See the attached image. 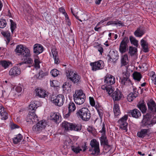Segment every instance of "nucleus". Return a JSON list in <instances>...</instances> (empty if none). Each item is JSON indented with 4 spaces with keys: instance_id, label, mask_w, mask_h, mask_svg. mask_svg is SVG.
Segmentation results:
<instances>
[{
    "instance_id": "1",
    "label": "nucleus",
    "mask_w": 156,
    "mask_h": 156,
    "mask_svg": "<svg viewBox=\"0 0 156 156\" xmlns=\"http://www.w3.org/2000/svg\"><path fill=\"white\" fill-rule=\"evenodd\" d=\"M104 82L105 84L102 86L101 89L110 95L113 91L111 85L115 83V78L112 75H107L104 77Z\"/></svg>"
},
{
    "instance_id": "2",
    "label": "nucleus",
    "mask_w": 156,
    "mask_h": 156,
    "mask_svg": "<svg viewBox=\"0 0 156 156\" xmlns=\"http://www.w3.org/2000/svg\"><path fill=\"white\" fill-rule=\"evenodd\" d=\"M76 114L78 118L85 121L89 120L91 117L90 111L87 108H83L77 110Z\"/></svg>"
},
{
    "instance_id": "3",
    "label": "nucleus",
    "mask_w": 156,
    "mask_h": 156,
    "mask_svg": "<svg viewBox=\"0 0 156 156\" xmlns=\"http://www.w3.org/2000/svg\"><path fill=\"white\" fill-rule=\"evenodd\" d=\"M156 123V117L152 118L149 114H147L144 116V118L140 123L142 127L149 128L153 126Z\"/></svg>"
},
{
    "instance_id": "4",
    "label": "nucleus",
    "mask_w": 156,
    "mask_h": 156,
    "mask_svg": "<svg viewBox=\"0 0 156 156\" xmlns=\"http://www.w3.org/2000/svg\"><path fill=\"white\" fill-rule=\"evenodd\" d=\"M66 76L68 80L72 81L73 83L79 82L81 79V76L76 72L71 69L67 70L66 72Z\"/></svg>"
},
{
    "instance_id": "5",
    "label": "nucleus",
    "mask_w": 156,
    "mask_h": 156,
    "mask_svg": "<svg viewBox=\"0 0 156 156\" xmlns=\"http://www.w3.org/2000/svg\"><path fill=\"white\" fill-rule=\"evenodd\" d=\"M73 98L76 104L80 105L84 102L86 97L82 90H79L75 91L73 94Z\"/></svg>"
},
{
    "instance_id": "6",
    "label": "nucleus",
    "mask_w": 156,
    "mask_h": 156,
    "mask_svg": "<svg viewBox=\"0 0 156 156\" xmlns=\"http://www.w3.org/2000/svg\"><path fill=\"white\" fill-rule=\"evenodd\" d=\"M15 51L18 55H20L24 57H30L31 55L30 50L23 45L17 46Z\"/></svg>"
},
{
    "instance_id": "7",
    "label": "nucleus",
    "mask_w": 156,
    "mask_h": 156,
    "mask_svg": "<svg viewBox=\"0 0 156 156\" xmlns=\"http://www.w3.org/2000/svg\"><path fill=\"white\" fill-rule=\"evenodd\" d=\"M91 147L89 151L92 152L91 154L98 155L99 154L100 150L99 148V143L95 139L92 140L90 143Z\"/></svg>"
},
{
    "instance_id": "8",
    "label": "nucleus",
    "mask_w": 156,
    "mask_h": 156,
    "mask_svg": "<svg viewBox=\"0 0 156 156\" xmlns=\"http://www.w3.org/2000/svg\"><path fill=\"white\" fill-rule=\"evenodd\" d=\"M47 125L46 121H40L33 126V131L35 133H40L45 129Z\"/></svg>"
},
{
    "instance_id": "9",
    "label": "nucleus",
    "mask_w": 156,
    "mask_h": 156,
    "mask_svg": "<svg viewBox=\"0 0 156 156\" xmlns=\"http://www.w3.org/2000/svg\"><path fill=\"white\" fill-rule=\"evenodd\" d=\"M51 101L55 105L61 106L64 103L65 101L64 97L62 94H59L52 98Z\"/></svg>"
},
{
    "instance_id": "10",
    "label": "nucleus",
    "mask_w": 156,
    "mask_h": 156,
    "mask_svg": "<svg viewBox=\"0 0 156 156\" xmlns=\"http://www.w3.org/2000/svg\"><path fill=\"white\" fill-rule=\"evenodd\" d=\"M90 65L91 67L92 70L96 71L102 69L105 65L104 62L100 60L94 62H91Z\"/></svg>"
},
{
    "instance_id": "11",
    "label": "nucleus",
    "mask_w": 156,
    "mask_h": 156,
    "mask_svg": "<svg viewBox=\"0 0 156 156\" xmlns=\"http://www.w3.org/2000/svg\"><path fill=\"white\" fill-rule=\"evenodd\" d=\"M129 75L127 72H124L123 74V77L121 79V83L122 85L130 86L132 85L130 80L129 79Z\"/></svg>"
},
{
    "instance_id": "12",
    "label": "nucleus",
    "mask_w": 156,
    "mask_h": 156,
    "mask_svg": "<svg viewBox=\"0 0 156 156\" xmlns=\"http://www.w3.org/2000/svg\"><path fill=\"white\" fill-rule=\"evenodd\" d=\"M129 42V38L128 37H125L121 41L119 48V51L122 54L125 52L127 50V44Z\"/></svg>"
},
{
    "instance_id": "13",
    "label": "nucleus",
    "mask_w": 156,
    "mask_h": 156,
    "mask_svg": "<svg viewBox=\"0 0 156 156\" xmlns=\"http://www.w3.org/2000/svg\"><path fill=\"white\" fill-rule=\"evenodd\" d=\"M128 117L127 115H125L118 121L120 128L124 130H126L127 129L128 123L126 121Z\"/></svg>"
},
{
    "instance_id": "14",
    "label": "nucleus",
    "mask_w": 156,
    "mask_h": 156,
    "mask_svg": "<svg viewBox=\"0 0 156 156\" xmlns=\"http://www.w3.org/2000/svg\"><path fill=\"white\" fill-rule=\"evenodd\" d=\"M100 132L101 133V136L100 138L101 144L104 145H108V140L105 135V128L104 125Z\"/></svg>"
},
{
    "instance_id": "15",
    "label": "nucleus",
    "mask_w": 156,
    "mask_h": 156,
    "mask_svg": "<svg viewBox=\"0 0 156 156\" xmlns=\"http://www.w3.org/2000/svg\"><path fill=\"white\" fill-rule=\"evenodd\" d=\"M112 97L114 101H118L123 97V95L122 92L117 88L116 90L113 92Z\"/></svg>"
},
{
    "instance_id": "16",
    "label": "nucleus",
    "mask_w": 156,
    "mask_h": 156,
    "mask_svg": "<svg viewBox=\"0 0 156 156\" xmlns=\"http://www.w3.org/2000/svg\"><path fill=\"white\" fill-rule=\"evenodd\" d=\"M26 121L30 122V124L33 123L34 122H36L38 120L37 116L35 113L33 112H29L28 115L26 118Z\"/></svg>"
},
{
    "instance_id": "17",
    "label": "nucleus",
    "mask_w": 156,
    "mask_h": 156,
    "mask_svg": "<svg viewBox=\"0 0 156 156\" xmlns=\"http://www.w3.org/2000/svg\"><path fill=\"white\" fill-rule=\"evenodd\" d=\"M148 110L154 114L156 112V104L153 101L151 100L147 103Z\"/></svg>"
},
{
    "instance_id": "18",
    "label": "nucleus",
    "mask_w": 156,
    "mask_h": 156,
    "mask_svg": "<svg viewBox=\"0 0 156 156\" xmlns=\"http://www.w3.org/2000/svg\"><path fill=\"white\" fill-rule=\"evenodd\" d=\"M20 73V68L15 66L13 67L10 70L9 74L12 76H15L19 75Z\"/></svg>"
},
{
    "instance_id": "19",
    "label": "nucleus",
    "mask_w": 156,
    "mask_h": 156,
    "mask_svg": "<svg viewBox=\"0 0 156 156\" xmlns=\"http://www.w3.org/2000/svg\"><path fill=\"white\" fill-rule=\"evenodd\" d=\"M36 96L41 98H44L47 96L45 90L41 88H37L35 90Z\"/></svg>"
},
{
    "instance_id": "20",
    "label": "nucleus",
    "mask_w": 156,
    "mask_h": 156,
    "mask_svg": "<svg viewBox=\"0 0 156 156\" xmlns=\"http://www.w3.org/2000/svg\"><path fill=\"white\" fill-rule=\"evenodd\" d=\"M43 51V48L41 44H36L34 45V52L37 55L41 53Z\"/></svg>"
},
{
    "instance_id": "21",
    "label": "nucleus",
    "mask_w": 156,
    "mask_h": 156,
    "mask_svg": "<svg viewBox=\"0 0 156 156\" xmlns=\"http://www.w3.org/2000/svg\"><path fill=\"white\" fill-rule=\"evenodd\" d=\"M51 117L52 120L56 122H60L61 119V116L60 114L57 112L51 114Z\"/></svg>"
},
{
    "instance_id": "22",
    "label": "nucleus",
    "mask_w": 156,
    "mask_h": 156,
    "mask_svg": "<svg viewBox=\"0 0 156 156\" xmlns=\"http://www.w3.org/2000/svg\"><path fill=\"white\" fill-rule=\"evenodd\" d=\"M150 130L149 129H142L137 133V136L140 138H143L147 135H148Z\"/></svg>"
},
{
    "instance_id": "23",
    "label": "nucleus",
    "mask_w": 156,
    "mask_h": 156,
    "mask_svg": "<svg viewBox=\"0 0 156 156\" xmlns=\"http://www.w3.org/2000/svg\"><path fill=\"white\" fill-rule=\"evenodd\" d=\"M87 147L85 145L82 147V149L79 146H73L71 147V149L75 153L77 154L79 153L80 151L82 150L84 151L86 149Z\"/></svg>"
},
{
    "instance_id": "24",
    "label": "nucleus",
    "mask_w": 156,
    "mask_h": 156,
    "mask_svg": "<svg viewBox=\"0 0 156 156\" xmlns=\"http://www.w3.org/2000/svg\"><path fill=\"white\" fill-rule=\"evenodd\" d=\"M137 106L138 108L143 113H144L146 112L147 108L145 102L143 101H140L138 103Z\"/></svg>"
},
{
    "instance_id": "25",
    "label": "nucleus",
    "mask_w": 156,
    "mask_h": 156,
    "mask_svg": "<svg viewBox=\"0 0 156 156\" xmlns=\"http://www.w3.org/2000/svg\"><path fill=\"white\" fill-rule=\"evenodd\" d=\"M113 110L115 116H118L121 114L120 106L119 104L117 103H114Z\"/></svg>"
},
{
    "instance_id": "26",
    "label": "nucleus",
    "mask_w": 156,
    "mask_h": 156,
    "mask_svg": "<svg viewBox=\"0 0 156 156\" xmlns=\"http://www.w3.org/2000/svg\"><path fill=\"white\" fill-rule=\"evenodd\" d=\"M39 102L37 101H33L31 102L29 105V110L31 111H35L39 106Z\"/></svg>"
},
{
    "instance_id": "27",
    "label": "nucleus",
    "mask_w": 156,
    "mask_h": 156,
    "mask_svg": "<svg viewBox=\"0 0 156 156\" xmlns=\"http://www.w3.org/2000/svg\"><path fill=\"white\" fill-rule=\"evenodd\" d=\"M51 52L54 60L55 63L57 64L59 63V61L58 57V53L56 50L55 48H53L51 50Z\"/></svg>"
},
{
    "instance_id": "28",
    "label": "nucleus",
    "mask_w": 156,
    "mask_h": 156,
    "mask_svg": "<svg viewBox=\"0 0 156 156\" xmlns=\"http://www.w3.org/2000/svg\"><path fill=\"white\" fill-rule=\"evenodd\" d=\"M140 43L144 51L145 52H147L148 51V44L146 41L144 39H142L140 41Z\"/></svg>"
},
{
    "instance_id": "29",
    "label": "nucleus",
    "mask_w": 156,
    "mask_h": 156,
    "mask_svg": "<svg viewBox=\"0 0 156 156\" xmlns=\"http://www.w3.org/2000/svg\"><path fill=\"white\" fill-rule=\"evenodd\" d=\"M108 55L110 58L112 60L117 59L119 58L117 52L113 50L110 51Z\"/></svg>"
},
{
    "instance_id": "30",
    "label": "nucleus",
    "mask_w": 156,
    "mask_h": 156,
    "mask_svg": "<svg viewBox=\"0 0 156 156\" xmlns=\"http://www.w3.org/2000/svg\"><path fill=\"white\" fill-rule=\"evenodd\" d=\"M72 125V123L64 121L62 124V126L63 128L65 130H71Z\"/></svg>"
},
{
    "instance_id": "31",
    "label": "nucleus",
    "mask_w": 156,
    "mask_h": 156,
    "mask_svg": "<svg viewBox=\"0 0 156 156\" xmlns=\"http://www.w3.org/2000/svg\"><path fill=\"white\" fill-rule=\"evenodd\" d=\"M2 34L5 38V40L7 44L9 43L10 41V35L9 32L8 31H2L1 32Z\"/></svg>"
},
{
    "instance_id": "32",
    "label": "nucleus",
    "mask_w": 156,
    "mask_h": 156,
    "mask_svg": "<svg viewBox=\"0 0 156 156\" xmlns=\"http://www.w3.org/2000/svg\"><path fill=\"white\" fill-rule=\"evenodd\" d=\"M131 113L132 116L134 118H138L141 115L140 111L136 109H135L132 110Z\"/></svg>"
},
{
    "instance_id": "33",
    "label": "nucleus",
    "mask_w": 156,
    "mask_h": 156,
    "mask_svg": "<svg viewBox=\"0 0 156 156\" xmlns=\"http://www.w3.org/2000/svg\"><path fill=\"white\" fill-rule=\"evenodd\" d=\"M133 79L137 81H140L142 78L141 74L137 72H134L133 74Z\"/></svg>"
},
{
    "instance_id": "34",
    "label": "nucleus",
    "mask_w": 156,
    "mask_h": 156,
    "mask_svg": "<svg viewBox=\"0 0 156 156\" xmlns=\"http://www.w3.org/2000/svg\"><path fill=\"white\" fill-rule=\"evenodd\" d=\"M89 16L86 13L81 14L78 18V20L80 21H85L89 19Z\"/></svg>"
},
{
    "instance_id": "35",
    "label": "nucleus",
    "mask_w": 156,
    "mask_h": 156,
    "mask_svg": "<svg viewBox=\"0 0 156 156\" xmlns=\"http://www.w3.org/2000/svg\"><path fill=\"white\" fill-rule=\"evenodd\" d=\"M137 51V50L136 47H134L131 46H129V53L131 56L136 55Z\"/></svg>"
},
{
    "instance_id": "36",
    "label": "nucleus",
    "mask_w": 156,
    "mask_h": 156,
    "mask_svg": "<svg viewBox=\"0 0 156 156\" xmlns=\"http://www.w3.org/2000/svg\"><path fill=\"white\" fill-rule=\"evenodd\" d=\"M128 56L127 54H125L122 56L121 62L122 66H125L128 63Z\"/></svg>"
},
{
    "instance_id": "37",
    "label": "nucleus",
    "mask_w": 156,
    "mask_h": 156,
    "mask_svg": "<svg viewBox=\"0 0 156 156\" xmlns=\"http://www.w3.org/2000/svg\"><path fill=\"white\" fill-rule=\"evenodd\" d=\"M144 34L143 30L140 28L137 29L134 32V35L136 37H141Z\"/></svg>"
},
{
    "instance_id": "38",
    "label": "nucleus",
    "mask_w": 156,
    "mask_h": 156,
    "mask_svg": "<svg viewBox=\"0 0 156 156\" xmlns=\"http://www.w3.org/2000/svg\"><path fill=\"white\" fill-rule=\"evenodd\" d=\"M137 96V94L136 93H130L128 96L127 99L129 102L132 101Z\"/></svg>"
},
{
    "instance_id": "39",
    "label": "nucleus",
    "mask_w": 156,
    "mask_h": 156,
    "mask_svg": "<svg viewBox=\"0 0 156 156\" xmlns=\"http://www.w3.org/2000/svg\"><path fill=\"white\" fill-rule=\"evenodd\" d=\"M81 125L79 124L72 123L71 130L78 131L81 129Z\"/></svg>"
},
{
    "instance_id": "40",
    "label": "nucleus",
    "mask_w": 156,
    "mask_h": 156,
    "mask_svg": "<svg viewBox=\"0 0 156 156\" xmlns=\"http://www.w3.org/2000/svg\"><path fill=\"white\" fill-rule=\"evenodd\" d=\"M129 40L131 44H133L136 47H137L138 45V41L132 36L129 37Z\"/></svg>"
},
{
    "instance_id": "41",
    "label": "nucleus",
    "mask_w": 156,
    "mask_h": 156,
    "mask_svg": "<svg viewBox=\"0 0 156 156\" xmlns=\"http://www.w3.org/2000/svg\"><path fill=\"white\" fill-rule=\"evenodd\" d=\"M47 75V73H44L42 71H41L38 74L35 75L34 76L37 79L41 80Z\"/></svg>"
},
{
    "instance_id": "42",
    "label": "nucleus",
    "mask_w": 156,
    "mask_h": 156,
    "mask_svg": "<svg viewBox=\"0 0 156 156\" xmlns=\"http://www.w3.org/2000/svg\"><path fill=\"white\" fill-rule=\"evenodd\" d=\"M0 114L1 116L2 119L6 120L8 118V114L6 111L5 110L4 107L2 109V111L0 112Z\"/></svg>"
},
{
    "instance_id": "43",
    "label": "nucleus",
    "mask_w": 156,
    "mask_h": 156,
    "mask_svg": "<svg viewBox=\"0 0 156 156\" xmlns=\"http://www.w3.org/2000/svg\"><path fill=\"white\" fill-rule=\"evenodd\" d=\"M29 57H27V58L25 59L24 62L20 63L18 64H17V65L20 66L21 65H24L27 63L32 64L33 62V61L31 58Z\"/></svg>"
},
{
    "instance_id": "44",
    "label": "nucleus",
    "mask_w": 156,
    "mask_h": 156,
    "mask_svg": "<svg viewBox=\"0 0 156 156\" xmlns=\"http://www.w3.org/2000/svg\"><path fill=\"white\" fill-rule=\"evenodd\" d=\"M22 138V137L21 135L19 134L13 138V142L15 144H17L21 141Z\"/></svg>"
},
{
    "instance_id": "45",
    "label": "nucleus",
    "mask_w": 156,
    "mask_h": 156,
    "mask_svg": "<svg viewBox=\"0 0 156 156\" xmlns=\"http://www.w3.org/2000/svg\"><path fill=\"white\" fill-rule=\"evenodd\" d=\"M34 66L36 69H39L40 67V66L39 65L40 62V61L39 58L37 56H35L34 58Z\"/></svg>"
},
{
    "instance_id": "46",
    "label": "nucleus",
    "mask_w": 156,
    "mask_h": 156,
    "mask_svg": "<svg viewBox=\"0 0 156 156\" xmlns=\"http://www.w3.org/2000/svg\"><path fill=\"white\" fill-rule=\"evenodd\" d=\"M71 10L73 14L77 19H78L79 16H77V14L79 10L78 9L77 7H75L74 8H71Z\"/></svg>"
},
{
    "instance_id": "47",
    "label": "nucleus",
    "mask_w": 156,
    "mask_h": 156,
    "mask_svg": "<svg viewBox=\"0 0 156 156\" xmlns=\"http://www.w3.org/2000/svg\"><path fill=\"white\" fill-rule=\"evenodd\" d=\"M68 108L69 112H73L76 109V107L74 103L72 102H70L69 103Z\"/></svg>"
},
{
    "instance_id": "48",
    "label": "nucleus",
    "mask_w": 156,
    "mask_h": 156,
    "mask_svg": "<svg viewBox=\"0 0 156 156\" xmlns=\"http://www.w3.org/2000/svg\"><path fill=\"white\" fill-rule=\"evenodd\" d=\"M10 64V63L9 62L4 60L0 61V65L5 69L8 67Z\"/></svg>"
},
{
    "instance_id": "49",
    "label": "nucleus",
    "mask_w": 156,
    "mask_h": 156,
    "mask_svg": "<svg viewBox=\"0 0 156 156\" xmlns=\"http://www.w3.org/2000/svg\"><path fill=\"white\" fill-rule=\"evenodd\" d=\"M71 85L69 83L65 82L64 83L62 86V88L64 90L69 91L71 90Z\"/></svg>"
},
{
    "instance_id": "50",
    "label": "nucleus",
    "mask_w": 156,
    "mask_h": 156,
    "mask_svg": "<svg viewBox=\"0 0 156 156\" xmlns=\"http://www.w3.org/2000/svg\"><path fill=\"white\" fill-rule=\"evenodd\" d=\"M112 25H116L117 26H123V23L121 21L118 20L112 21Z\"/></svg>"
},
{
    "instance_id": "51",
    "label": "nucleus",
    "mask_w": 156,
    "mask_h": 156,
    "mask_svg": "<svg viewBox=\"0 0 156 156\" xmlns=\"http://www.w3.org/2000/svg\"><path fill=\"white\" fill-rule=\"evenodd\" d=\"M10 22L11 23V31L12 33H13L14 30L15 29L16 27V24L15 22L12 20H10Z\"/></svg>"
},
{
    "instance_id": "52",
    "label": "nucleus",
    "mask_w": 156,
    "mask_h": 156,
    "mask_svg": "<svg viewBox=\"0 0 156 156\" xmlns=\"http://www.w3.org/2000/svg\"><path fill=\"white\" fill-rule=\"evenodd\" d=\"M7 23L6 20L4 19H0V28H4L6 25Z\"/></svg>"
},
{
    "instance_id": "53",
    "label": "nucleus",
    "mask_w": 156,
    "mask_h": 156,
    "mask_svg": "<svg viewBox=\"0 0 156 156\" xmlns=\"http://www.w3.org/2000/svg\"><path fill=\"white\" fill-rule=\"evenodd\" d=\"M51 73L52 75L54 77H56L59 74V72L56 69H54L51 70Z\"/></svg>"
},
{
    "instance_id": "54",
    "label": "nucleus",
    "mask_w": 156,
    "mask_h": 156,
    "mask_svg": "<svg viewBox=\"0 0 156 156\" xmlns=\"http://www.w3.org/2000/svg\"><path fill=\"white\" fill-rule=\"evenodd\" d=\"M50 85L52 87H57L59 85V83L56 80H53L50 81Z\"/></svg>"
},
{
    "instance_id": "55",
    "label": "nucleus",
    "mask_w": 156,
    "mask_h": 156,
    "mask_svg": "<svg viewBox=\"0 0 156 156\" xmlns=\"http://www.w3.org/2000/svg\"><path fill=\"white\" fill-rule=\"evenodd\" d=\"M89 99L90 105L92 106H94L95 105V102L94 98L93 97H90Z\"/></svg>"
},
{
    "instance_id": "56",
    "label": "nucleus",
    "mask_w": 156,
    "mask_h": 156,
    "mask_svg": "<svg viewBox=\"0 0 156 156\" xmlns=\"http://www.w3.org/2000/svg\"><path fill=\"white\" fill-rule=\"evenodd\" d=\"M97 48L98 51L100 52L101 55H102V53L103 51V48L100 45H97L95 46Z\"/></svg>"
},
{
    "instance_id": "57",
    "label": "nucleus",
    "mask_w": 156,
    "mask_h": 156,
    "mask_svg": "<svg viewBox=\"0 0 156 156\" xmlns=\"http://www.w3.org/2000/svg\"><path fill=\"white\" fill-rule=\"evenodd\" d=\"M151 77L152 80L156 79V75L154 72H152L151 74Z\"/></svg>"
},
{
    "instance_id": "58",
    "label": "nucleus",
    "mask_w": 156,
    "mask_h": 156,
    "mask_svg": "<svg viewBox=\"0 0 156 156\" xmlns=\"http://www.w3.org/2000/svg\"><path fill=\"white\" fill-rule=\"evenodd\" d=\"M15 90L17 92L19 93L21 91L22 89L20 86H17L15 88Z\"/></svg>"
},
{
    "instance_id": "59",
    "label": "nucleus",
    "mask_w": 156,
    "mask_h": 156,
    "mask_svg": "<svg viewBox=\"0 0 156 156\" xmlns=\"http://www.w3.org/2000/svg\"><path fill=\"white\" fill-rule=\"evenodd\" d=\"M71 112H69H69L67 113L64 116V118H68L70 115L71 113Z\"/></svg>"
},
{
    "instance_id": "60",
    "label": "nucleus",
    "mask_w": 156,
    "mask_h": 156,
    "mask_svg": "<svg viewBox=\"0 0 156 156\" xmlns=\"http://www.w3.org/2000/svg\"><path fill=\"white\" fill-rule=\"evenodd\" d=\"M10 126L12 129H14L19 127L17 125L13 123L11 124Z\"/></svg>"
},
{
    "instance_id": "61",
    "label": "nucleus",
    "mask_w": 156,
    "mask_h": 156,
    "mask_svg": "<svg viewBox=\"0 0 156 156\" xmlns=\"http://www.w3.org/2000/svg\"><path fill=\"white\" fill-rule=\"evenodd\" d=\"M59 11L64 14L66 13L65 10L63 7H61L59 9Z\"/></svg>"
},
{
    "instance_id": "62",
    "label": "nucleus",
    "mask_w": 156,
    "mask_h": 156,
    "mask_svg": "<svg viewBox=\"0 0 156 156\" xmlns=\"http://www.w3.org/2000/svg\"><path fill=\"white\" fill-rule=\"evenodd\" d=\"M107 20L105 19L101 21L100 22H99L97 24V26H98L100 24H101Z\"/></svg>"
},
{
    "instance_id": "63",
    "label": "nucleus",
    "mask_w": 156,
    "mask_h": 156,
    "mask_svg": "<svg viewBox=\"0 0 156 156\" xmlns=\"http://www.w3.org/2000/svg\"><path fill=\"white\" fill-rule=\"evenodd\" d=\"M66 22H67V25H68L69 26H70L71 24V22L70 21L69 19L66 20Z\"/></svg>"
},
{
    "instance_id": "64",
    "label": "nucleus",
    "mask_w": 156,
    "mask_h": 156,
    "mask_svg": "<svg viewBox=\"0 0 156 156\" xmlns=\"http://www.w3.org/2000/svg\"><path fill=\"white\" fill-rule=\"evenodd\" d=\"M102 0H96L95 1V3L99 5L101 3V1Z\"/></svg>"
}]
</instances>
